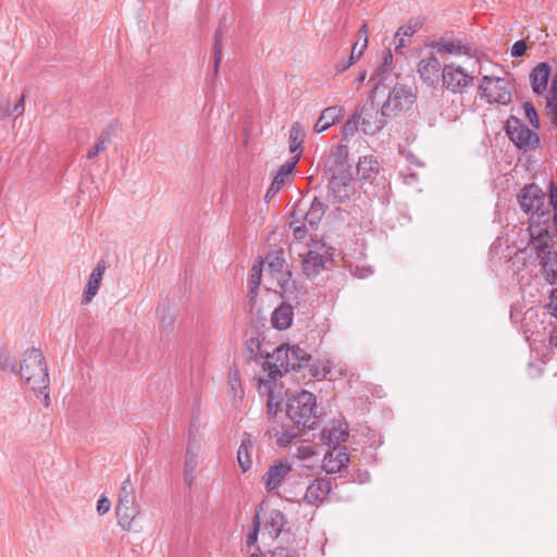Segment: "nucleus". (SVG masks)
I'll return each instance as SVG.
<instances>
[{
    "mask_svg": "<svg viewBox=\"0 0 557 557\" xmlns=\"http://www.w3.org/2000/svg\"><path fill=\"white\" fill-rule=\"evenodd\" d=\"M479 95L487 103H497L506 106L511 101V90L509 82L506 78L483 76L479 87Z\"/></svg>",
    "mask_w": 557,
    "mask_h": 557,
    "instance_id": "0eeeda50",
    "label": "nucleus"
},
{
    "mask_svg": "<svg viewBox=\"0 0 557 557\" xmlns=\"http://www.w3.org/2000/svg\"><path fill=\"white\" fill-rule=\"evenodd\" d=\"M550 76V66L542 62L537 64L530 74V83L533 92L541 95L547 89L548 79Z\"/></svg>",
    "mask_w": 557,
    "mask_h": 557,
    "instance_id": "393cba45",
    "label": "nucleus"
},
{
    "mask_svg": "<svg viewBox=\"0 0 557 557\" xmlns=\"http://www.w3.org/2000/svg\"><path fill=\"white\" fill-rule=\"evenodd\" d=\"M355 62H352L350 59L347 61V62H341L338 63L337 65V71L338 72H344L346 71L348 67H350Z\"/></svg>",
    "mask_w": 557,
    "mask_h": 557,
    "instance_id": "bf43d9fd",
    "label": "nucleus"
},
{
    "mask_svg": "<svg viewBox=\"0 0 557 557\" xmlns=\"http://www.w3.org/2000/svg\"><path fill=\"white\" fill-rule=\"evenodd\" d=\"M324 213L325 206L323 205V202L319 201L318 199H314L308 209L302 203L297 205V207L292 213V219L302 220L306 223H308V225L311 228H314L322 220Z\"/></svg>",
    "mask_w": 557,
    "mask_h": 557,
    "instance_id": "2eb2a0df",
    "label": "nucleus"
},
{
    "mask_svg": "<svg viewBox=\"0 0 557 557\" xmlns=\"http://www.w3.org/2000/svg\"><path fill=\"white\" fill-rule=\"evenodd\" d=\"M162 322H163V323H165V322H166V323L169 324V319L162 318Z\"/></svg>",
    "mask_w": 557,
    "mask_h": 557,
    "instance_id": "338daca9",
    "label": "nucleus"
},
{
    "mask_svg": "<svg viewBox=\"0 0 557 557\" xmlns=\"http://www.w3.org/2000/svg\"><path fill=\"white\" fill-rule=\"evenodd\" d=\"M106 268L107 267H106L104 262L100 261V262H98L96 268L90 273L87 284H86V287H85V290H84V294H83V302L84 304H89L92 300V298L97 295V293L100 288V285H101V281H102Z\"/></svg>",
    "mask_w": 557,
    "mask_h": 557,
    "instance_id": "b1692460",
    "label": "nucleus"
},
{
    "mask_svg": "<svg viewBox=\"0 0 557 557\" xmlns=\"http://www.w3.org/2000/svg\"><path fill=\"white\" fill-rule=\"evenodd\" d=\"M258 532H259V519L258 516L256 517L253 521V530L247 537V546L251 547L256 544L258 540Z\"/></svg>",
    "mask_w": 557,
    "mask_h": 557,
    "instance_id": "09e8293b",
    "label": "nucleus"
},
{
    "mask_svg": "<svg viewBox=\"0 0 557 557\" xmlns=\"http://www.w3.org/2000/svg\"><path fill=\"white\" fill-rule=\"evenodd\" d=\"M197 465V456L190 450V446L188 447L187 455H186V468L187 471H190V473L195 470Z\"/></svg>",
    "mask_w": 557,
    "mask_h": 557,
    "instance_id": "8fccbe9b",
    "label": "nucleus"
},
{
    "mask_svg": "<svg viewBox=\"0 0 557 557\" xmlns=\"http://www.w3.org/2000/svg\"><path fill=\"white\" fill-rule=\"evenodd\" d=\"M214 73L216 74L219 71L220 63L222 61V30L218 29L215 33V40H214Z\"/></svg>",
    "mask_w": 557,
    "mask_h": 557,
    "instance_id": "a19ab883",
    "label": "nucleus"
},
{
    "mask_svg": "<svg viewBox=\"0 0 557 557\" xmlns=\"http://www.w3.org/2000/svg\"><path fill=\"white\" fill-rule=\"evenodd\" d=\"M20 376L34 392L44 396V405L50 404L49 374L42 351L32 347L27 349L20 363Z\"/></svg>",
    "mask_w": 557,
    "mask_h": 557,
    "instance_id": "7ed1b4c3",
    "label": "nucleus"
},
{
    "mask_svg": "<svg viewBox=\"0 0 557 557\" xmlns=\"http://www.w3.org/2000/svg\"><path fill=\"white\" fill-rule=\"evenodd\" d=\"M280 189L281 187H275V185L272 183L269 189L267 190L265 199L269 200L270 198L274 197Z\"/></svg>",
    "mask_w": 557,
    "mask_h": 557,
    "instance_id": "4d7b16f0",
    "label": "nucleus"
},
{
    "mask_svg": "<svg viewBox=\"0 0 557 557\" xmlns=\"http://www.w3.org/2000/svg\"><path fill=\"white\" fill-rule=\"evenodd\" d=\"M109 141V135L102 134L98 143L87 152V159L91 160L99 153L107 149V143Z\"/></svg>",
    "mask_w": 557,
    "mask_h": 557,
    "instance_id": "79ce46f5",
    "label": "nucleus"
},
{
    "mask_svg": "<svg viewBox=\"0 0 557 557\" xmlns=\"http://www.w3.org/2000/svg\"><path fill=\"white\" fill-rule=\"evenodd\" d=\"M162 322H163V323H165V322H166V323L169 324V319L162 318Z\"/></svg>",
    "mask_w": 557,
    "mask_h": 557,
    "instance_id": "69168bd1",
    "label": "nucleus"
},
{
    "mask_svg": "<svg viewBox=\"0 0 557 557\" xmlns=\"http://www.w3.org/2000/svg\"><path fill=\"white\" fill-rule=\"evenodd\" d=\"M525 50L527 44L523 40H518L511 47V55L515 58L522 57Z\"/></svg>",
    "mask_w": 557,
    "mask_h": 557,
    "instance_id": "de8ad7c7",
    "label": "nucleus"
},
{
    "mask_svg": "<svg viewBox=\"0 0 557 557\" xmlns=\"http://www.w3.org/2000/svg\"><path fill=\"white\" fill-rule=\"evenodd\" d=\"M255 445L249 434H245L237 450V461L243 472H247L252 466Z\"/></svg>",
    "mask_w": 557,
    "mask_h": 557,
    "instance_id": "c756f323",
    "label": "nucleus"
},
{
    "mask_svg": "<svg viewBox=\"0 0 557 557\" xmlns=\"http://www.w3.org/2000/svg\"><path fill=\"white\" fill-rule=\"evenodd\" d=\"M262 270H263V261H259L258 263L253 264L250 271V275L248 278V288H249V297L252 300L256 295L257 290L261 284V277H262Z\"/></svg>",
    "mask_w": 557,
    "mask_h": 557,
    "instance_id": "72a5a7b5",
    "label": "nucleus"
},
{
    "mask_svg": "<svg viewBox=\"0 0 557 557\" xmlns=\"http://www.w3.org/2000/svg\"><path fill=\"white\" fill-rule=\"evenodd\" d=\"M364 77H366V75H364V74H361V75L359 76V81H360V82H362V81L364 79Z\"/></svg>",
    "mask_w": 557,
    "mask_h": 557,
    "instance_id": "e2e57ef3",
    "label": "nucleus"
},
{
    "mask_svg": "<svg viewBox=\"0 0 557 557\" xmlns=\"http://www.w3.org/2000/svg\"><path fill=\"white\" fill-rule=\"evenodd\" d=\"M139 506L137 503L133 504H120L115 506V516L117 524L125 531H129L133 525V521L139 515Z\"/></svg>",
    "mask_w": 557,
    "mask_h": 557,
    "instance_id": "a878e982",
    "label": "nucleus"
},
{
    "mask_svg": "<svg viewBox=\"0 0 557 557\" xmlns=\"http://www.w3.org/2000/svg\"><path fill=\"white\" fill-rule=\"evenodd\" d=\"M440 72L441 63L435 57L423 58L418 64V73L428 85H433L438 81Z\"/></svg>",
    "mask_w": 557,
    "mask_h": 557,
    "instance_id": "412c9836",
    "label": "nucleus"
},
{
    "mask_svg": "<svg viewBox=\"0 0 557 557\" xmlns=\"http://www.w3.org/2000/svg\"><path fill=\"white\" fill-rule=\"evenodd\" d=\"M23 112H24V96H22L20 98V100L14 104L12 110H10V111L3 110L2 114L16 119L20 115H22Z\"/></svg>",
    "mask_w": 557,
    "mask_h": 557,
    "instance_id": "a18cd8bd",
    "label": "nucleus"
},
{
    "mask_svg": "<svg viewBox=\"0 0 557 557\" xmlns=\"http://www.w3.org/2000/svg\"><path fill=\"white\" fill-rule=\"evenodd\" d=\"M259 356L264 359L263 368L268 370V379H259L258 388H262V385L270 391L274 386L276 375H281L283 372L292 370L289 363V346L281 345L276 347L272 352L264 351L262 347H259Z\"/></svg>",
    "mask_w": 557,
    "mask_h": 557,
    "instance_id": "423d86ee",
    "label": "nucleus"
},
{
    "mask_svg": "<svg viewBox=\"0 0 557 557\" xmlns=\"http://www.w3.org/2000/svg\"><path fill=\"white\" fill-rule=\"evenodd\" d=\"M520 253L525 258L539 259L544 280L550 285L557 283V252L553 249L550 232L542 231L534 225L532 237Z\"/></svg>",
    "mask_w": 557,
    "mask_h": 557,
    "instance_id": "f03ea898",
    "label": "nucleus"
},
{
    "mask_svg": "<svg viewBox=\"0 0 557 557\" xmlns=\"http://www.w3.org/2000/svg\"><path fill=\"white\" fill-rule=\"evenodd\" d=\"M548 346L557 348V327H554L548 336Z\"/></svg>",
    "mask_w": 557,
    "mask_h": 557,
    "instance_id": "6e6d98bb",
    "label": "nucleus"
},
{
    "mask_svg": "<svg viewBox=\"0 0 557 557\" xmlns=\"http://www.w3.org/2000/svg\"><path fill=\"white\" fill-rule=\"evenodd\" d=\"M250 557H262V556L257 554V553H253V554L250 555Z\"/></svg>",
    "mask_w": 557,
    "mask_h": 557,
    "instance_id": "680f3d73",
    "label": "nucleus"
},
{
    "mask_svg": "<svg viewBox=\"0 0 557 557\" xmlns=\"http://www.w3.org/2000/svg\"><path fill=\"white\" fill-rule=\"evenodd\" d=\"M286 523L283 512L278 509L270 510L265 516L264 531L269 537L276 539Z\"/></svg>",
    "mask_w": 557,
    "mask_h": 557,
    "instance_id": "cd10ccee",
    "label": "nucleus"
},
{
    "mask_svg": "<svg viewBox=\"0 0 557 557\" xmlns=\"http://www.w3.org/2000/svg\"><path fill=\"white\" fill-rule=\"evenodd\" d=\"M306 136L305 127L295 122L289 128V150L290 152L297 151L304 143Z\"/></svg>",
    "mask_w": 557,
    "mask_h": 557,
    "instance_id": "e433bc0d",
    "label": "nucleus"
},
{
    "mask_svg": "<svg viewBox=\"0 0 557 557\" xmlns=\"http://www.w3.org/2000/svg\"><path fill=\"white\" fill-rule=\"evenodd\" d=\"M333 363L329 359L319 360L317 363L313 364L311 369V374L313 377L318 380L325 379L332 371Z\"/></svg>",
    "mask_w": 557,
    "mask_h": 557,
    "instance_id": "4c0bfd02",
    "label": "nucleus"
},
{
    "mask_svg": "<svg viewBox=\"0 0 557 557\" xmlns=\"http://www.w3.org/2000/svg\"><path fill=\"white\" fill-rule=\"evenodd\" d=\"M301 258L304 273L308 277L317 276L324 268L326 260L324 246L319 244L314 245L313 248L302 253Z\"/></svg>",
    "mask_w": 557,
    "mask_h": 557,
    "instance_id": "ddd939ff",
    "label": "nucleus"
},
{
    "mask_svg": "<svg viewBox=\"0 0 557 557\" xmlns=\"http://www.w3.org/2000/svg\"><path fill=\"white\" fill-rule=\"evenodd\" d=\"M300 429H302V426L296 424L281 429L278 426H271L267 430V435H269V437H275L276 444L280 447H286L299 435Z\"/></svg>",
    "mask_w": 557,
    "mask_h": 557,
    "instance_id": "bb28decb",
    "label": "nucleus"
},
{
    "mask_svg": "<svg viewBox=\"0 0 557 557\" xmlns=\"http://www.w3.org/2000/svg\"><path fill=\"white\" fill-rule=\"evenodd\" d=\"M270 557H295V554L286 547H276L271 552Z\"/></svg>",
    "mask_w": 557,
    "mask_h": 557,
    "instance_id": "603ef678",
    "label": "nucleus"
},
{
    "mask_svg": "<svg viewBox=\"0 0 557 557\" xmlns=\"http://www.w3.org/2000/svg\"><path fill=\"white\" fill-rule=\"evenodd\" d=\"M546 205H549V208L553 207L557 210V188L552 185V193L549 201H546Z\"/></svg>",
    "mask_w": 557,
    "mask_h": 557,
    "instance_id": "5fc2aeb1",
    "label": "nucleus"
},
{
    "mask_svg": "<svg viewBox=\"0 0 557 557\" xmlns=\"http://www.w3.org/2000/svg\"><path fill=\"white\" fill-rule=\"evenodd\" d=\"M349 462L346 447L333 448L323 459L322 468L327 474H334L344 469Z\"/></svg>",
    "mask_w": 557,
    "mask_h": 557,
    "instance_id": "a211bd4d",
    "label": "nucleus"
},
{
    "mask_svg": "<svg viewBox=\"0 0 557 557\" xmlns=\"http://www.w3.org/2000/svg\"><path fill=\"white\" fill-rule=\"evenodd\" d=\"M172 323H173V318H172V317H170V318H169V324H168V325H172Z\"/></svg>",
    "mask_w": 557,
    "mask_h": 557,
    "instance_id": "0e129e2a",
    "label": "nucleus"
},
{
    "mask_svg": "<svg viewBox=\"0 0 557 557\" xmlns=\"http://www.w3.org/2000/svg\"><path fill=\"white\" fill-rule=\"evenodd\" d=\"M292 472V465L287 460H277L269 466L262 476V482L267 492L277 490L284 479Z\"/></svg>",
    "mask_w": 557,
    "mask_h": 557,
    "instance_id": "f8f14e48",
    "label": "nucleus"
},
{
    "mask_svg": "<svg viewBox=\"0 0 557 557\" xmlns=\"http://www.w3.org/2000/svg\"><path fill=\"white\" fill-rule=\"evenodd\" d=\"M548 308L552 314L557 318V288H554L550 293Z\"/></svg>",
    "mask_w": 557,
    "mask_h": 557,
    "instance_id": "864d4df0",
    "label": "nucleus"
},
{
    "mask_svg": "<svg viewBox=\"0 0 557 557\" xmlns=\"http://www.w3.org/2000/svg\"><path fill=\"white\" fill-rule=\"evenodd\" d=\"M416 101L412 89L405 85H395L381 108L382 116L395 117L407 112Z\"/></svg>",
    "mask_w": 557,
    "mask_h": 557,
    "instance_id": "6e6552de",
    "label": "nucleus"
},
{
    "mask_svg": "<svg viewBox=\"0 0 557 557\" xmlns=\"http://www.w3.org/2000/svg\"><path fill=\"white\" fill-rule=\"evenodd\" d=\"M263 264H265L267 272L275 280L277 286H280L283 292H287L290 284L292 272L283 258V251H270L267 253Z\"/></svg>",
    "mask_w": 557,
    "mask_h": 557,
    "instance_id": "9b49d317",
    "label": "nucleus"
},
{
    "mask_svg": "<svg viewBox=\"0 0 557 557\" xmlns=\"http://www.w3.org/2000/svg\"><path fill=\"white\" fill-rule=\"evenodd\" d=\"M422 23L418 18H411L407 24L400 26L395 34L394 44L395 51L403 54V48L407 47L410 42L409 39L412 37L421 27Z\"/></svg>",
    "mask_w": 557,
    "mask_h": 557,
    "instance_id": "aec40b11",
    "label": "nucleus"
},
{
    "mask_svg": "<svg viewBox=\"0 0 557 557\" xmlns=\"http://www.w3.org/2000/svg\"><path fill=\"white\" fill-rule=\"evenodd\" d=\"M358 114L362 132L369 135H373L383 128L387 119L382 116L381 111L379 112L372 103L363 106Z\"/></svg>",
    "mask_w": 557,
    "mask_h": 557,
    "instance_id": "4468645a",
    "label": "nucleus"
},
{
    "mask_svg": "<svg viewBox=\"0 0 557 557\" xmlns=\"http://www.w3.org/2000/svg\"><path fill=\"white\" fill-rule=\"evenodd\" d=\"M299 158H300V154L297 153L280 166V169L272 182L275 185V187H281V188L283 187V185L285 184V181L289 177V175L296 168V165L299 161Z\"/></svg>",
    "mask_w": 557,
    "mask_h": 557,
    "instance_id": "7c9ffc66",
    "label": "nucleus"
},
{
    "mask_svg": "<svg viewBox=\"0 0 557 557\" xmlns=\"http://www.w3.org/2000/svg\"><path fill=\"white\" fill-rule=\"evenodd\" d=\"M360 125V116L358 112H355L344 124L343 127V139L348 140L358 131Z\"/></svg>",
    "mask_w": 557,
    "mask_h": 557,
    "instance_id": "58836bf2",
    "label": "nucleus"
},
{
    "mask_svg": "<svg viewBox=\"0 0 557 557\" xmlns=\"http://www.w3.org/2000/svg\"><path fill=\"white\" fill-rule=\"evenodd\" d=\"M347 424L342 421H333L327 426H324L321 432V440L323 444L329 447L336 448L337 445L348 438Z\"/></svg>",
    "mask_w": 557,
    "mask_h": 557,
    "instance_id": "f3484780",
    "label": "nucleus"
},
{
    "mask_svg": "<svg viewBox=\"0 0 557 557\" xmlns=\"http://www.w3.org/2000/svg\"><path fill=\"white\" fill-rule=\"evenodd\" d=\"M554 225L557 230V210H555V212H554Z\"/></svg>",
    "mask_w": 557,
    "mask_h": 557,
    "instance_id": "052dcab7",
    "label": "nucleus"
},
{
    "mask_svg": "<svg viewBox=\"0 0 557 557\" xmlns=\"http://www.w3.org/2000/svg\"><path fill=\"white\" fill-rule=\"evenodd\" d=\"M259 392H260V393H263V392L268 393V395H269V397H268V405H267V406H268V412H269V413H272V412H273V413H275V412H276L277 403H276V404H274V401H273V400H274V398H273V395H272V388H271L270 391H268V389L262 385V388H261V389L259 388Z\"/></svg>",
    "mask_w": 557,
    "mask_h": 557,
    "instance_id": "3c124183",
    "label": "nucleus"
},
{
    "mask_svg": "<svg viewBox=\"0 0 557 557\" xmlns=\"http://www.w3.org/2000/svg\"><path fill=\"white\" fill-rule=\"evenodd\" d=\"M293 319V307L283 302L272 312L271 323L277 330H287L292 325Z\"/></svg>",
    "mask_w": 557,
    "mask_h": 557,
    "instance_id": "c85d7f7f",
    "label": "nucleus"
},
{
    "mask_svg": "<svg viewBox=\"0 0 557 557\" xmlns=\"http://www.w3.org/2000/svg\"><path fill=\"white\" fill-rule=\"evenodd\" d=\"M523 109H524L525 117L529 120L530 124L533 127L539 128L540 120H539V115H537V112H536L534 106L531 102H524Z\"/></svg>",
    "mask_w": 557,
    "mask_h": 557,
    "instance_id": "37998d69",
    "label": "nucleus"
},
{
    "mask_svg": "<svg viewBox=\"0 0 557 557\" xmlns=\"http://www.w3.org/2000/svg\"><path fill=\"white\" fill-rule=\"evenodd\" d=\"M286 412L294 424L302 429H313L318 423L315 396L307 391L292 394L287 400Z\"/></svg>",
    "mask_w": 557,
    "mask_h": 557,
    "instance_id": "39448f33",
    "label": "nucleus"
},
{
    "mask_svg": "<svg viewBox=\"0 0 557 557\" xmlns=\"http://www.w3.org/2000/svg\"><path fill=\"white\" fill-rule=\"evenodd\" d=\"M521 209L531 214L529 220V235L532 237L534 225L542 231L549 232L550 210L546 205V198L543 190L535 184L525 186L518 195Z\"/></svg>",
    "mask_w": 557,
    "mask_h": 557,
    "instance_id": "20e7f679",
    "label": "nucleus"
},
{
    "mask_svg": "<svg viewBox=\"0 0 557 557\" xmlns=\"http://www.w3.org/2000/svg\"><path fill=\"white\" fill-rule=\"evenodd\" d=\"M381 165L373 154L359 158L357 163V175L360 181L373 183L380 175Z\"/></svg>",
    "mask_w": 557,
    "mask_h": 557,
    "instance_id": "6ab92c4d",
    "label": "nucleus"
},
{
    "mask_svg": "<svg viewBox=\"0 0 557 557\" xmlns=\"http://www.w3.org/2000/svg\"><path fill=\"white\" fill-rule=\"evenodd\" d=\"M228 395L232 397L234 404L243 399L244 391L239 380V373L237 369L232 368L228 371Z\"/></svg>",
    "mask_w": 557,
    "mask_h": 557,
    "instance_id": "473e14b6",
    "label": "nucleus"
},
{
    "mask_svg": "<svg viewBox=\"0 0 557 557\" xmlns=\"http://www.w3.org/2000/svg\"><path fill=\"white\" fill-rule=\"evenodd\" d=\"M505 131L519 149L527 151L539 146V136L513 115L506 121Z\"/></svg>",
    "mask_w": 557,
    "mask_h": 557,
    "instance_id": "1a4fd4ad",
    "label": "nucleus"
},
{
    "mask_svg": "<svg viewBox=\"0 0 557 557\" xmlns=\"http://www.w3.org/2000/svg\"><path fill=\"white\" fill-rule=\"evenodd\" d=\"M290 226L293 228L294 235L297 238H304L305 234L307 232V226H309V225H308V223H306L302 220L293 219V221L290 222Z\"/></svg>",
    "mask_w": 557,
    "mask_h": 557,
    "instance_id": "c03bdc74",
    "label": "nucleus"
},
{
    "mask_svg": "<svg viewBox=\"0 0 557 557\" xmlns=\"http://www.w3.org/2000/svg\"><path fill=\"white\" fill-rule=\"evenodd\" d=\"M110 509H111V502L109 500V498L106 496L100 497L97 503V512L100 516H103V515L108 513L110 511Z\"/></svg>",
    "mask_w": 557,
    "mask_h": 557,
    "instance_id": "49530a36",
    "label": "nucleus"
},
{
    "mask_svg": "<svg viewBox=\"0 0 557 557\" xmlns=\"http://www.w3.org/2000/svg\"><path fill=\"white\" fill-rule=\"evenodd\" d=\"M546 115L550 123L557 128V92L547 98Z\"/></svg>",
    "mask_w": 557,
    "mask_h": 557,
    "instance_id": "ea45409f",
    "label": "nucleus"
},
{
    "mask_svg": "<svg viewBox=\"0 0 557 557\" xmlns=\"http://www.w3.org/2000/svg\"><path fill=\"white\" fill-rule=\"evenodd\" d=\"M289 363L292 370L296 368L305 367L311 356L302 348H300L298 345L289 347Z\"/></svg>",
    "mask_w": 557,
    "mask_h": 557,
    "instance_id": "c9c22d12",
    "label": "nucleus"
},
{
    "mask_svg": "<svg viewBox=\"0 0 557 557\" xmlns=\"http://www.w3.org/2000/svg\"><path fill=\"white\" fill-rule=\"evenodd\" d=\"M442 81L447 90L463 94L473 85L474 78L462 66L448 63L442 69Z\"/></svg>",
    "mask_w": 557,
    "mask_h": 557,
    "instance_id": "9d476101",
    "label": "nucleus"
},
{
    "mask_svg": "<svg viewBox=\"0 0 557 557\" xmlns=\"http://www.w3.org/2000/svg\"><path fill=\"white\" fill-rule=\"evenodd\" d=\"M431 47L440 54H470V47L458 39H440L437 41H433Z\"/></svg>",
    "mask_w": 557,
    "mask_h": 557,
    "instance_id": "5701e85b",
    "label": "nucleus"
},
{
    "mask_svg": "<svg viewBox=\"0 0 557 557\" xmlns=\"http://www.w3.org/2000/svg\"><path fill=\"white\" fill-rule=\"evenodd\" d=\"M133 503H136L135 490H134V483L132 481V478L128 474L122 482V485L117 493L116 505H120V504L127 505V504H133Z\"/></svg>",
    "mask_w": 557,
    "mask_h": 557,
    "instance_id": "2f4dec72",
    "label": "nucleus"
},
{
    "mask_svg": "<svg viewBox=\"0 0 557 557\" xmlns=\"http://www.w3.org/2000/svg\"><path fill=\"white\" fill-rule=\"evenodd\" d=\"M393 61V54L391 52V50L388 49L384 55H383V65L384 66H389V64L392 63Z\"/></svg>",
    "mask_w": 557,
    "mask_h": 557,
    "instance_id": "13d9d810",
    "label": "nucleus"
},
{
    "mask_svg": "<svg viewBox=\"0 0 557 557\" xmlns=\"http://www.w3.org/2000/svg\"><path fill=\"white\" fill-rule=\"evenodd\" d=\"M344 113L345 110L341 106H333L324 109L313 126V132L322 133L326 131L329 127L339 122L344 116Z\"/></svg>",
    "mask_w": 557,
    "mask_h": 557,
    "instance_id": "4be33fe9",
    "label": "nucleus"
},
{
    "mask_svg": "<svg viewBox=\"0 0 557 557\" xmlns=\"http://www.w3.org/2000/svg\"><path fill=\"white\" fill-rule=\"evenodd\" d=\"M358 36H359L358 40L352 46L351 53L349 57V59L352 62H356L357 60L360 59V57L362 55L363 51L366 50V48L368 46V30H367L366 23H363V25L360 27V29L358 32Z\"/></svg>",
    "mask_w": 557,
    "mask_h": 557,
    "instance_id": "f704fd0d",
    "label": "nucleus"
},
{
    "mask_svg": "<svg viewBox=\"0 0 557 557\" xmlns=\"http://www.w3.org/2000/svg\"><path fill=\"white\" fill-rule=\"evenodd\" d=\"M411 180H417V176L414 174L410 175Z\"/></svg>",
    "mask_w": 557,
    "mask_h": 557,
    "instance_id": "774afa93",
    "label": "nucleus"
},
{
    "mask_svg": "<svg viewBox=\"0 0 557 557\" xmlns=\"http://www.w3.org/2000/svg\"><path fill=\"white\" fill-rule=\"evenodd\" d=\"M332 484L329 479L319 478L315 479L306 490L304 500L309 505H320L326 500Z\"/></svg>",
    "mask_w": 557,
    "mask_h": 557,
    "instance_id": "dca6fc26",
    "label": "nucleus"
},
{
    "mask_svg": "<svg viewBox=\"0 0 557 557\" xmlns=\"http://www.w3.org/2000/svg\"><path fill=\"white\" fill-rule=\"evenodd\" d=\"M349 149L346 145H335L324 162L330 193L338 201H345L354 191L352 174L348 163Z\"/></svg>",
    "mask_w": 557,
    "mask_h": 557,
    "instance_id": "f257e3e1",
    "label": "nucleus"
}]
</instances>
